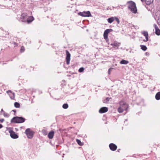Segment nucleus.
I'll use <instances>...</instances> for the list:
<instances>
[{
  "mask_svg": "<svg viewBox=\"0 0 160 160\" xmlns=\"http://www.w3.org/2000/svg\"><path fill=\"white\" fill-rule=\"evenodd\" d=\"M14 105L15 107L16 108H18L20 107V104L18 102H15L14 104Z\"/></svg>",
  "mask_w": 160,
  "mask_h": 160,
  "instance_id": "nucleus-26",
  "label": "nucleus"
},
{
  "mask_svg": "<svg viewBox=\"0 0 160 160\" xmlns=\"http://www.w3.org/2000/svg\"><path fill=\"white\" fill-rule=\"evenodd\" d=\"M128 8L133 13H136L137 12V8L135 3L132 1H129L128 2Z\"/></svg>",
  "mask_w": 160,
  "mask_h": 160,
  "instance_id": "nucleus-1",
  "label": "nucleus"
},
{
  "mask_svg": "<svg viewBox=\"0 0 160 160\" xmlns=\"http://www.w3.org/2000/svg\"><path fill=\"white\" fill-rule=\"evenodd\" d=\"M153 1V0H147L146 1V3L147 4H149L152 3Z\"/></svg>",
  "mask_w": 160,
  "mask_h": 160,
  "instance_id": "nucleus-25",
  "label": "nucleus"
},
{
  "mask_svg": "<svg viewBox=\"0 0 160 160\" xmlns=\"http://www.w3.org/2000/svg\"><path fill=\"white\" fill-rule=\"evenodd\" d=\"M141 1H142V2H143L144 0H141Z\"/></svg>",
  "mask_w": 160,
  "mask_h": 160,
  "instance_id": "nucleus-39",
  "label": "nucleus"
},
{
  "mask_svg": "<svg viewBox=\"0 0 160 160\" xmlns=\"http://www.w3.org/2000/svg\"><path fill=\"white\" fill-rule=\"evenodd\" d=\"M120 102H123V104H124L123 105H122V108H124V109L125 111L127 110L128 108V105L125 102L123 101H121Z\"/></svg>",
  "mask_w": 160,
  "mask_h": 160,
  "instance_id": "nucleus-17",
  "label": "nucleus"
},
{
  "mask_svg": "<svg viewBox=\"0 0 160 160\" xmlns=\"http://www.w3.org/2000/svg\"><path fill=\"white\" fill-rule=\"evenodd\" d=\"M78 14L83 17H89L92 16L90 12L89 11H87V12L84 11L83 12H79L78 13Z\"/></svg>",
  "mask_w": 160,
  "mask_h": 160,
  "instance_id": "nucleus-5",
  "label": "nucleus"
},
{
  "mask_svg": "<svg viewBox=\"0 0 160 160\" xmlns=\"http://www.w3.org/2000/svg\"><path fill=\"white\" fill-rule=\"evenodd\" d=\"M26 119L21 117H14L11 120V123H22L24 122Z\"/></svg>",
  "mask_w": 160,
  "mask_h": 160,
  "instance_id": "nucleus-2",
  "label": "nucleus"
},
{
  "mask_svg": "<svg viewBox=\"0 0 160 160\" xmlns=\"http://www.w3.org/2000/svg\"><path fill=\"white\" fill-rule=\"evenodd\" d=\"M2 112H4V111H3V110L2 109L0 112V115H2Z\"/></svg>",
  "mask_w": 160,
  "mask_h": 160,
  "instance_id": "nucleus-33",
  "label": "nucleus"
},
{
  "mask_svg": "<svg viewBox=\"0 0 160 160\" xmlns=\"http://www.w3.org/2000/svg\"><path fill=\"white\" fill-rule=\"evenodd\" d=\"M12 111H13L14 112V115H15V113H16V110H14Z\"/></svg>",
  "mask_w": 160,
  "mask_h": 160,
  "instance_id": "nucleus-37",
  "label": "nucleus"
},
{
  "mask_svg": "<svg viewBox=\"0 0 160 160\" xmlns=\"http://www.w3.org/2000/svg\"><path fill=\"white\" fill-rule=\"evenodd\" d=\"M153 27L154 28L155 30V34L158 35L159 36L160 35V30L158 28L157 25L155 24L153 25Z\"/></svg>",
  "mask_w": 160,
  "mask_h": 160,
  "instance_id": "nucleus-10",
  "label": "nucleus"
},
{
  "mask_svg": "<svg viewBox=\"0 0 160 160\" xmlns=\"http://www.w3.org/2000/svg\"><path fill=\"white\" fill-rule=\"evenodd\" d=\"M68 107V105L67 103H64L62 105V108L65 109H67Z\"/></svg>",
  "mask_w": 160,
  "mask_h": 160,
  "instance_id": "nucleus-27",
  "label": "nucleus"
},
{
  "mask_svg": "<svg viewBox=\"0 0 160 160\" xmlns=\"http://www.w3.org/2000/svg\"><path fill=\"white\" fill-rule=\"evenodd\" d=\"M4 119H0V122H2L4 121Z\"/></svg>",
  "mask_w": 160,
  "mask_h": 160,
  "instance_id": "nucleus-34",
  "label": "nucleus"
},
{
  "mask_svg": "<svg viewBox=\"0 0 160 160\" xmlns=\"http://www.w3.org/2000/svg\"><path fill=\"white\" fill-rule=\"evenodd\" d=\"M113 69V68H110L109 70H108V73L109 74H110V72H111V71H112V70Z\"/></svg>",
  "mask_w": 160,
  "mask_h": 160,
  "instance_id": "nucleus-32",
  "label": "nucleus"
},
{
  "mask_svg": "<svg viewBox=\"0 0 160 160\" xmlns=\"http://www.w3.org/2000/svg\"><path fill=\"white\" fill-rule=\"evenodd\" d=\"M129 62L128 61L125 60L124 59H122L120 62V64H127Z\"/></svg>",
  "mask_w": 160,
  "mask_h": 160,
  "instance_id": "nucleus-19",
  "label": "nucleus"
},
{
  "mask_svg": "<svg viewBox=\"0 0 160 160\" xmlns=\"http://www.w3.org/2000/svg\"><path fill=\"white\" fill-rule=\"evenodd\" d=\"M119 104L120 106L118 109V111L120 113H121L124 110V108H122V105H123L124 104L122 102H120Z\"/></svg>",
  "mask_w": 160,
  "mask_h": 160,
  "instance_id": "nucleus-11",
  "label": "nucleus"
},
{
  "mask_svg": "<svg viewBox=\"0 0 160 160\" xmlns=\"http://www.w3.org/2000/svg\"><path fill=\"white\" fill-rule=\"evenodd\" d=\"M114 20V17H112L108 19V21L109 23H112Z\"/></svg>",
  "mask_w": 160,
  "mask_h": 160,
  "instance_id": "nucleus-20",
  "label": "nucleus"
},
{
  "mask_svg": "<svg viewBox=\"0 0 160 160\" xmlns=\"http://www.w3.org/2000/svg\"><path fill=\"white\" fill-rule=\"evenodd\" d=\"M109 147L111 150L112 151H114L116 150L117 147V146L114 143H111L109 145Z\"/></svg>",
  "mask_w": 160,
  "mask_h": 160,
  "instance_id": "nucleus-8",
  "label": "nucleus"
},
{
  "mask_svg": "<svg viewBox=\"0 0 160 160\" xmlns=\"http://www.w3.org/2000/svg\"><path fill=\"white\" fill-rule=\"evenodd\" d=\"M27 13H22L21 15V19L22 20L21 21L22 22H26V17L27 16Z\"/></svg>",
  "mask_w": 160,
  "mask_h": 160,
  "instance_id": "nucleus-9",
  "label": "nucleus"
},
{
  "mask_svg": "<svg viewBox=\"0 0 160 160\" xmlns=\"http://www.w3.org/2000/svg\"><path fill=\"white\" fill-rule=\"evenodd\" d=\"M147 52H146V54H148V53H147Z\"/></svg>",
  "mask_w": 160,
  "mask_h": 160,
  "instance_id": "nucleus-42",
  "label": "nucleus"
},
{
  "mask_svg": "<svg viewBox=\"0 0 160 160\" xmlns=\"http://www.w3.org/2000/svg\"><path fill=\"white\" fill-rule=\"evenodd\" d=\"M156 16L158 18V24L160 25V12H157L156 13Z\"/></svg>",
  "mask_w": 160,
  "mask_h": 160,
  "instance_id": "nucleus-13",
  "label": "nucleus"
},
{
  "mask_svg": "<svg viewBox=\"0 0 160 160\" xmlns=\"http://www.w3.org/2000/svg\"><path fill=\"white\" fill-rule=\"evenodd\" d=\"M7 92L8 93H9V92H10V93H12V92L10 90H8V91H7Z\"/></svg>",
  "mask_w": 160,
  "mask_h": 160,
  "instance_id": "nucleus-35",
  "label": "nucleus"
},
{
  "mask_svg": "<svg viewBox=\"0 0 160 160\" xmlns=\"http://www.w3.org/2000/svg\"><path fill=\"white\" fill-rule=\"evenodd\" d=\"M15 45H16V44H17V43L16 42H14Z\"/></svg>",
  "mask_w": 160,
  "mask_h": 160,
  "instance_id": "nucleus-40",
  "label": "nucleus"
},
{
  "mask_svg": "<svg viewBox=\"0 0 160 160\" xmlns=\"http://www.w3.org/2000/svg\"><path fill=\"white\" fill-rule=\"evenodd\" d=\"M3 126L2 125L0 124V129L2 128V127Z\"/></svg>",
  "mask_w": 160,
  "mask_h": 160,
  "instance_id": "nucleus-36",
  "label": "nucleus"
},
{
  "mask_svg": "<svg viewBox=\"0 0 160 160\" xmlns=\"http://www.w3.org/2000/svg\"><path fill=\"white\" fill-rule=\"evenodd\" d=\"M142 34L145 36L146 40H144V42H147L148 40V33L147 31H144Z\"/></svg>",
  "mask_w": 160,
  "mask_h": 160,
  "instance_id": "nucleus-15",
  "label": "nucleus"
},
{
  "mask_svg": "<svg viewBox=\"0 0 160 160\" xmlns=\"http://www.w3.org/2000/svg\"><path fill=\"white\" fill-rule=\"evenodd\" d=\"M147 52H146V54H148V53H147Z\"/></svg>",
  "mask_w": 160,
  "mask_h": 160,
  "instance_id": "nucleus-41",
  "label": "nucleus"
},
{
  "mask_svg": "<svg viewBox=\"0 0 160 160\" xmlns=\"http://www.w3.org/2000/svg\"><path fill=\"white\" fill-rule=\"evenodd\" d=\"M54 135V132L52 131L50 132L48 134V137L49 138L52 139L53 138Z\"/></svg>",
  "mask_w": 160,
  "mask_h": 160,
  "instance_id": "nucleus-16",
  "label": "nucleus"
},
{
  "mask_svg": "<svg viewBox=\"0 0 160 160\" xmlns=\"http://www.w3.org/2000/svg\"><path fill=\"white\" fill-rule=\"evenodd\" d=\"M25 133L28 138L30 139L32 138L33 135V132L31 131L30 128L27 129L25 130Z\"/></svg>",
  "mask_w": 160,
  "mask_h": 160,
  "instance_id": "nucleus-4",
  "label": "nucleus"
},
{
  "mask_svg": "<svg viewBox=\"0 0 160 160\" xmlns=\"http://www.w3.org/2000/svg\"><path fill=\"white\" fill-rule=\"evenodd\" d=\"M76 141L78 144L79 145L82 146L83 145V143L81 142L80 140L77 139L76 140Z\"/></svg>",
  "mask_w": 160,
  "mask_h": 160,
  "instance_id": "nucleus-24",
  "label": "nucleus"
},
{
  "mask_svg": "<svg viewBox=\"0 0 160 160\" xmlns=\"http://www.w3.org/2000/svg\"><path fill=\"white\" fill-rule=\"evenodd\" d=\"M120 43L117 42H114L113 43H111V45L114 48L117 47L118 48V47L119 46Z\"/></svg>",
  "mask_w": 160,
  "mask_h": 160,
  "instance_id": "nucleus-18",
  "label": "nucleus"
},
{
  "mask_svg": "<svg viewBox=\"0 0 160 160\" xmlns=\"http://www.w3.org/2000/svg\"><path fill=\"white\" fill-rule=\"evenodd\" d=\"M34 19V18L32 16H30L28 19H26V22L28 24L31 22Z\"/></svg>",
  "mask_w": 160,
  "mask_h": 160,
  "instance_id": "nucleus-14",
  "label": "nucleus"
},
{
  "mask_svg": "<svg viewBox=\"0 0 160 160\" xmlns=\"http://www.w3.org/2000/svg\"><path fill=\"white\" fill-rule=\"evenodd\" d=\"M9 132L10 133V135L11 137L13 139H16L18 138V135L15 133V132L12 130H9Z\"/></svg>",
  "mask_w": 160,
  "mask_h": 160,
  "instance_id": "nucleus-6",
  "label": "nucleus"
},
{
  "mask_svg": "<svg viewBox=\"0 0 160 160\" xmlns=\"http://www.w3.org/2000/svg\"><path fill=\"white\" fill-rule=\"evenodd\" d=\"M114 20H115L117 21L118 24L120 23V21L118 18H117L116 17H114Z\"/></svg>",
  "mask_w": 160,
  "mask_h": 160,
  "instance_id": "nucleus-28",
  "label": "nucleus"
},
{
  "mask_svg": "<svg viewBox=\"0 0 160 160\" xmlns=\"http://www.w3.org/2000/svg\"><path fill=\"white\" fill-rule=\"evenodd\" d=\"M111 99L110 98H107L105 99H104L103 101V102L104 103H108L109 100Z\"/></svg>",
  "mask_w": 160,
  "mask_h": 160,
  "instance_id": "nucleus-23",
  "label": "nucleus"
},
{
  "mask_svg": "<svg viewBox=\"0 0 160 160\" xmlns=\"http://www.w3.org/2000/svg\"><path fill=\"white\" fill-rule=\"evenodd\" d=\"M21 52H23L24 51V48L23 46H22L21 47Z\"/></svg>",
  "mask_w": 160,
  "mask_h": 160,
  "instance_id": "nucleus-31",
  "label": "nucleus"
},
{
  "mask_svg": "<svg viewBox=\"0 0 160 160\" xmlns=\"http://www.w3.org/2000/svg\"><path fill=\"white\" fill-rule=\"evenodd\" d=\"M12 94L13 96V98H14V93H12Z\"/></svg>",
  "mask_w": 160,
  "mask_h": 160,
  "instance_id": "nucleus-38",
  "label": "nucleus"
},
{
  "mask_svg": "<svg viewBox=\"0 0 160 160\" xmlns=\"http://www.w3.org/2000/svg\"><path fill=\"white\" fill-rule=\"evenodd\" d=\"M84 70V68L83 67H82L80 68L78 70V72H82Z\"/></svg>",
  "mask_w": 160,
  "mask_h": 160,
  "instance_id": "nucleus-29",
  "label": "nucleus"
},
{
  "mask_svg": "<svg viewBox=\"0 0 160 160\" xmlns=\"http://www.w3.org/2000/svg\"><path fill=\"white\" fill-rule=\"evenodd\" d=\"M155 98L157 100L160 99V92L157 93L155 95Z\"/></svg>",
  "mask_w": 160,
  "mask_h": 160,
  "instance_id": "nucleus-21",
  "label": "nucleus"
},
{
  "mask_svg": "<svg viewBox=\"0 0 160 160\" xmlns=\"http://www.w3.org/2000/svg\"><path fill=\"white\" fill-rule=\"evenodd\" d=\"M140 47L141 49L144 51H145L147 49V48L145 45H140Z\"/></svg>",
  "mask_w": 160,
  "mask_h": 160,
  "instance_id": "nucleus-22",
  "label": "nucleus"
},
{
  "mask_svg": "<svg viewBox=\"0 0 160 160\" xmlns=\"http://www.w3.org/2000/svg\"><path fill=\"white\" fill-rule=\"evenodd\" d=\"M3 115L5 117H9V115L8 114L5 112H4Z\"/></svg>",
  "mask_w": 160,
  "mask_h": 160,
  "instance_id": "nucleus-30",
  "label": "nucleus"
},
{
  "mask_svg": "<svg viewBox=\"0 0 160 160\" xmlns=\"http://www.w3.org/2000/svg\"><path fill=\"white\" fill-rule=\"evenodd\" d=\"M108 110V108L106 107H103L101 108L99 110V112L102 113L106 112Z\"/></svg>",
  "mask_w": 160,
  "mask_h": 160,
  "instance_id": "nucleus-12",
  "label": "nucleus"
},
{
  "mask_svg": "<svg viewBox=\"0 0 160 160\" xmlns=\"http://www.w3.org/2000/svg\"><path fill=\"white\" fill-rule=\"evenodd\" d=\"M66 58L67 64L68 65L70 63L71 54L68 50L66 51Z\"/></svg>",
  "mask_w": 160,
  "mask_h": 160,
  "instance_id": "nucleus-7",
  "label": "nucleus"
},
{
  "mask_svg": "<svg viewBox=\"0 0 160 160\" xmlns=\"http://www.w3.org/2000/svg\"><path fill=\"white\" fill-rule=\"evenodd\" d=\"M113 31V30L112 29H106L104 32L103 33V37L104 39L106 40L107 42L109 41L108 39V34L110 32Z\"/></svg>",
  "mask_w": 160,
  "mask_h": 160,
  "instance_id": "nucleus-3",
  "label": "nucleus"
}]
</instances>
